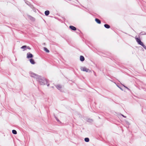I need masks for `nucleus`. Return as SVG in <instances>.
Segmentation results:
<instances>
[{"instance_id": "1", "label": "nucleus", "mask_w": 146, "mask_h": 146, "mask_svg": "<svg viewBox=\"0 0 146 146\" xmlns=\"http://www.w3.org/2000/svg\"><path fill=\"white\" fill-rule=\"evenodd\" d=\"M36 80L41 85H45L47 83V81L45 78L40 76Z\"/></svg>"}, {"instance_id": "2", "label": "nucleus", "mask_w": 146, "mask_h": 146, "mask_svg": "<svg viewBox=\"0 0 146 146\" xmlns=\"http://www.w3.org/2000/svg\"><path fill=\"white\" fill-rule=\"evenodd\" d=\"M30 76L31 77H33L36 78V80H37L38 78V77L40 76L36 74L35 73L32 72H30Z\"/></svg>"}, {"instance_id": "3", "label": "nucleus", "mask_w": 146, "mask_h": 146, "mask_svg": "<svg viewBox=\"0 0 146 146\" xmlns=\"http://www.w3.org/2000/svg\"><path fill=\"white\" fill-rule=\"evenodd\" d=\"M80 69L82 71L86 72H90V71L88 68L85 67H81Z\"/></svg>"}, {"instance_id": "4", "label": "nucleus", "mask_w": 146, "mask_h": 146, "mask_svg": "<svg viewBox=\"0 0 146 146\" xmlns=\"http://www.w3.org/2000/svg\"><path fill=\"white\" fill-rule=\"evenodd\" d=\"M21 49H23V51L26 50L27 49H28L29 50L31 49V48H30L29 46H27L26 45L22 46V47H21Z\"/></svg>"}, {"instance_id": "5", "label": "nucleus", "mask_w": 146, "mask_h": 146, "mask_svg": "<svg viewBox=\"0 0 146 146\" xmlns=\"http://www.w3.org/2000/svg\"><path fill=\"white\" fill-rule=\"evenodd\" d=\"M135 39L136 40V41L138 44H139L141 46L143 45V42L141 41V40L139 38H136Z\"/></svg>"}, {"instance_id": "6", "label": "nucleus", "mask_w": 146, "mask_h": 146, "mask_svg": "<svg viewBox=\"0 0 146 146\" xmlns=\"http://www.w3.org/2000/svg\"><path fill=\"white\" fill-rule=\"evenodd\" d=\"M27 58H32L33 57V54L31 53L30 52H28L27 53Z\"/></svg>"}, {"instance_id": "7", "label": "nucleus", "mask_w": 146, "mask_h": 146, "mask_svg": "<svg viewBox=\"0 0 146 146\" xmlns=\"http://www.w3.org/2000/svg\"><path fill=\"white\" fill-rule=\"evenodd\" d=\"M56 88L60 91H62V86L60 85H57L56 86Z\"/></svg>"}, {"instance_id": "8", "label": "nucleus", "mask_w": 146, "mask_h": 146, "mask_svg": "<svg viewBox=\"0 0 146 146\" xmlns=\"http://www.w3.org/2000/svg\"><path fill=\"white\" fill-rule=\"evenodd\" d=\"M70 29L73 31H76V28L72 26H70L69 27Z\"/></svg>"}, {"instance_id": "9", "label": "nucleus", "mask_w": 146, "mask_h": 146, "mask_svg": "<svg viewBox=\"0 0 146 146\" xmlns=\"http://www.w3.org/2000/svg\"><path fill=\"white\" fill-rule=\"evenodd\" d=\"M28 18L29 19H30L32 21H34L35 20V19L33 17H31V16H28Z\"/></svg>"}, {"instance_id": "10", "label": "nucleus", "mask_w": 146, "mask_h": 146, "mask_svg": "<svg viewBox=\"0 0 146 146\" xmlns=\"http://www.w3.org/2000/svg\"><path fill=\"white\" fill-rule=\"evenodd\" d=\"M85 58L84 57L82 56H80V60L82 61L83 62L84 61Z\"/></svg>"}, {"instance_id": "11", "label": "nucleus", "mask_w": 146, "mask_h": 146, "mask_svg": "<svg viewBox=\"0 0 146 146\" xmlns=\"http://www.w3.org/2000/svg\"><path fill=\"white\" fill-rule=\"evenodd\" d=\"M30 61L31 63L32 64H35V62L34 61V60L32 58L30 59Z\"/></svg>"}, {"instance_id": "12", "label": "nucleus", "mask_w": 146, "mask_h": 146, "mask_svg": "<svg viewBox=\"0 0 146 146\" xmlns=\"http://www.w3.org/2000/svg\"><path fill=\"white\" fill-rule=\"evenodd\" d=\"M95 20L96 21V22L98 24H100L101 23V21L99 19L97 18H96L95 19Z\"/></svg>"}, {"instance_id": "13", "label": "nucleus", "mask_w": 146, "mask_h": 146, "mask_svg": "<svg viewBox=\"0 0 146 146\" xmlns=\"http://www.w3.org/2000/svg\"><path fill=\"white\" fill-rule=\"evenodd\" d=\"M104 27L107 29H109L110 28V26L107 24H105Z\"/></svg>"}, {"instance_id": "14", "label": "nucleus", "mask_w": 146, "mask_h": 146, "mask_svg": "<svg viewBox=\"0 0 146 146\" xmlns=\"http://www.w3.org/2000/svg\"><path fill=\"white\" fill-rule=\"evenodd\" d=\"M44 13L46 16H48L50 12L49 11L47 10L45 11Z\"/></svg>"}, {"instance_id": "15", "label": "nucleus", "mask_w": 146, "mask_h": 146, "mask_svg": "<svg viewBox=\"0 0 146 146\" xmlns=\"http://www.w3.org/2000/svg\"><path fill=\"white\" fill-rule=\"evenodd\" d=\"M44 50L47 53H49V50L46 48L44 47Z\"/></svg>"}, {"instance_id": "16", "label": "nucleus", "mask_w": 146, "mask_h": 146, "mask_svg": "<svg viewBox=\"0 0 146 146\" xmlns=\"http://www.w3.org/2000/svg\"><path fill=\"white\" fill-rule=\"evenodd\" d=\"M84 141L85 142H88L89 141V139L88 137L84 139Z\"/></svg>"}, {"instance_id": "17", "label": "nucleus", "mask_w": 146, "mask_h": 146, "mask_svg": "<svg viewBox=\"0 0 146 146\" xmlns=\"http://www.w3.org/2000/svg\"><path fill=\"white\" fill-rule=\"evenodd\" d=\"M12 132L14 134H17V132L16 130H13L12 131Z\"/></svg>"}, {"instance_id": "18", "label": "nucleus", "mask_w": 146, "mask_h": 146, "mask_svg": "<svg viewBox=\"0 0 146 146\" xmlns=\"http://www.w3.org/2000/svg\"><path fill=\"white\" fill-rule=\"evenodd\" d=\"M87 121L88 122H92L93 120L92 119H88V120H87Z\"/></svg>"}, {"instance_id": "19", "label": "nucleus", "mask_w": 146, "mask_h": 146, "mask_svg": "<svg viewBox=\"0 0 146 146\" xmlns=\"http://www.w3.org/2000/svg\"><path fill=\"white\" fill-rule=\"evenodd\" d=\"M144 49L146 50V46H145L143 44L142 45H141Z\"/></svg>"}, {"instance_id": "20", "label": "nucleus", "mask_w": 146, "mask_h": 146, "mask_svg": "<svg viewBox=\"0 0 146 146\" xmlns=\"http://www.w3.org/2000/svg\"><path fill=\"white\" fill-rule=\"evenodd\" d=\"M54 117L56 119V120L57 121H58V122L60 121L58 119V118H57V117H56V116H54Z\"/></svg>"}, {"instance_id": "21", "label": "nucleus", "mask_w": 146, "mask_h": 146, "mask_svg": "<svg viewBox=\"0 0 146 146\" xmlns=\"http://www.w3.org/2000/svg\"><path fill=\"white\" fill-rule=\"evenodd\" d=\"M123 86L125 87V88H126L128 90H129V89L128 88H127V87H126L125 86L123 85Z\"/></svg>"}, {"instance_id": "22", "label": "nucleus", "mask_w": 146, "mask_h": 146, "mask_svg": "<svg viewBox=\"0 0 146 146\" xmlns=\"http://www.w3.org/2000/svg\"><path fill=\"white\" fill-rule=\"evenodd\" d=\"M94 72V75L96 76V73L94 72V71H93Z\"/></svg>"}, {"instance_id": "23", "label": "nucleus", "mask_w": 146, "mask_h": 146, "mask_svg": "<svg viewBox=\"0 0 146 146\" xmlns=\"http://www.w3.org/2000/svg\"><path fill=\"white\" fill-rule=\"evenodd\" d=\"M122 116L123 117H125V116H124V115H122Z\"/></svg>"}, {"instance_id": "24", "label": "nucleus", "mask_w": 146, "mask_h": 146, "mask_svg": "<svg viewBox=\"0 0 146 146\" xmlns=\"http://www.w3.org/2000/svg\"><path fill=\"white\" fill-rule=\"evenodd\" d=\"M47 84V86H49V84H47H47Z\"/></svg>"}, {"instance_id": "25", "label": "nucleus", "mask_w": 146, "mask_h": 146, "mask_svg": "<svg viewBox=\"0 0 146 146\" xmlns=\"http://www.w3.org/2000/svg\"><path fill=\"white\" fill-rule=\"evenodd\" d=\"M119 88L122 90H123V89L121 88Z\"/></svg>"}]
</instances>
